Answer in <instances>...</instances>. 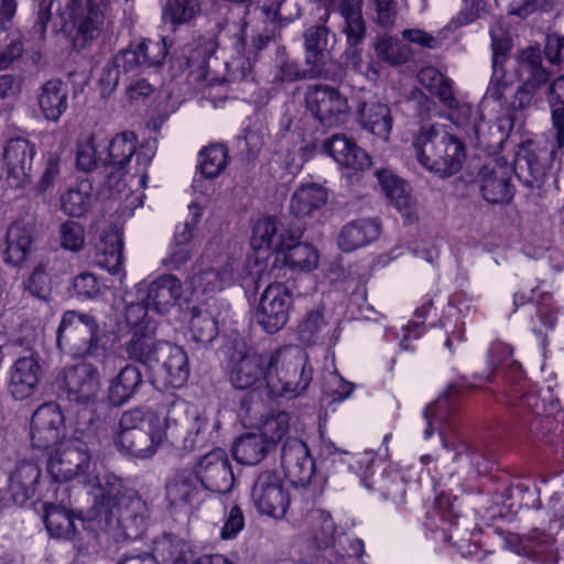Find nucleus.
<instances>
[{
  "label": "nucleus",
  "mask_w": 564,
  "mask_h": 564,
  "mask_svg": "<svg viewBox=\"0 0 564 564\" xmlns=\"http://www.w3.org/2000/svg\"><path fill=\"white\" fill-rule=\"evenodd\" d=\"M263 268L258 257L250 256L241 262L227 242L212 239L204 249L191 283L195 291L202 293L219 292L236 282L259 278Z\"/></svg>",
  "instance_id": "1"
},
{
  "label": "nucleus",
  "mask_w": 564,
  "mask_h": 564,
  "mask_svg": "<svg viewBox=\"0 0 564 564\" xmlns=\"http://www.w3.org/2000/svg\"><path fill=\"white\" fill-rule=\"evenodd\" d=\"M417 162L440 177L460 171L466 158L464 143L444 124H424L413 140Z\"/></svg>",
  "instance_id": "2"
},
{
  "label": "nucleus",
  "mask_w": 564,
  "mask_h": 564,
  "mask_svg": "<svg viewBox=\"0 0 564 564\" xmlns=\"http://www.w3.org/2000/svg\"><path fill=\"white\" fill-rule=\"evenodd\" d=\"M183 406V401L175 395L166 399V415H150L148 427L129 433H117L115 444L127 456L147 459L155 455L164 444L176 445L182 438L181 422L174 415L177 408Z\"/></svg>",
  "instance_id": "3"
},
{
  "label": "nucleus",
  "mask_w": 564,
  "mask_h": 564,
  "mask_svg": "<svg viewBox=\"0 0 564 564\" xmlns=\"http://www.w3.org/2000/svg\"><path fill=\"white\" fill-rule=\"evenodd\" d=\"M267 390L270 397L294 398L312 380L306 355L295 346H282L265 352Z\"/></svg>",
  "instance_id": "4"
},
{
  "label": "nucleus",
  "mask_w": 564,
  "mask_h": 564,
  "mask_svg": "<svg viewBox=\"0 0 564 564\" xmlns=\"http://www.w3.org/2000/svg\"><path fill=\"white\" fill-rule=\"evenodd\" d=\"M99 324L95 316L77 311H66L57 329L56 344L61 351L73 358H97L106 350L99 344Z\"/></svg>",
  "instance_id": "5"
},
{
  "label": "nucleus",
  "mask_w": 564,
  "mask_h": 564,
  "mask_svg": "<svg viewBox=\"0 0 564 564\" xmlns=\"http://www.w3.org/2000/svg\"><path fill=\"white\" fill-rule=\"evenodd\" d=\"M250 500L257 512L275 520L286 516L290 508V494L283 479L275 470L258 473L250 489Z\"/></svg>",
  "instance_id": "6"
},
{
  "label": "nucleus",
  "mask_w": 564,
  "mask_h": 564,
  "mask_svg": "<svg viewBox=\"0 0 564 564\" xmlns=\"http://www.w3.org/2000/svg\"><path fill=\"white\" fill-rule=\"evenodd\" d=\"M57 394L72 403L87 405L100 388L98 369L86 359L66 367L55 382Z\"/></svg>",
  "instance_id": "7"
},
{
  "label": "nucleus",
  "mask_w": 564,
  "mask_h": 564,
  "mask_svg": "<svg viewBox=\"0 0 564 564\" xmlns=\"http://www.w3.org/2000/svg\"><path fill=\"white\" fill-rule=\"evenodd\" d=\"M307 111L326 128L339 127L348 121V98L338 88L328 85H311L305 91Z\"/></svg>",
  "instance_id": "8"
},
{
  "label": "nucleus",
  "mask_w": 564,
  "mask_h": 564,
  "mask_svg": "<svg viewBox=\"0 0 564 564\" xmlns=\"http://www.w3.org/2000/svg\"><path fill=\"white\" fill-rule=\"evenodd\" d=\"M36 338V333L32 330L25 337L17 339V344L25 347L29 355L14 360L9 370L8 391L15 400L30 398L39 386L42 366L40 355L33 350Z\"/></svg>",
  "instance_id": "9"
},
{
  "label": "nucleus",
  "mask_w": 564,
  "mask_h": 564,
  "mask_svg": "<svg viewBox=\"0 0 564 564\" xmlns=\"http://www.w3.org/2000/svg\"><path fill=\"white\" fill-rule=\"evenodd\" d=\"M80 7L74 17H66V6L61 12L63 29L74 28V46L78 50L85 48L96 40L104 30L105 23H110V11L108 0H88L86 6Z\"/></svg>",
  "instance_id": "10"
},
{
  "label": "nucleus",
  "mask_w": 564,
  "mask_h": 564,
  "mask_svg": "<svg viewBox=\"0 0 564 564\" xmlns=\"http://www.w3.org/2000/svg\"><path fill=\"white\" fill-rule=\"evenodd\" d=\"M135 156L137 173H140V182L144 185L148 178V167L151 165L155 151L150 144H140L133 131L117 133L108 144V155L104 162L118 172H122Z\"/></svg>",
  "instance_id": "11"
},
{
  "label": "nucleus",
  "mask_w": 564,
  "mask_h": 564,
  "mask_svg": "<svg viewBox=\"0 0 564 564\" xmlns=\"http://www.w3.org/2000/svg\"><path fill=\"white\" fill-rule=\"evenodd\" d=\"M293 307V296L281 282L269 284L260 296L256 318L268 334H275L288 323Z\"/></svg>",
  "instance_id": "12"
},
{
  "label": "nucleus",
  "mask_w": 564,
  "mask_h": 564,
  "mask_svg": "<svg viewBox=\"0 0 564 564\" xmlns=\"http://www.w3.org/2000/svg\"><path fill=\"white\" fill-rule=\"evenodd\" d=\"M204 491L227 494L235 484L232 465L223 448H214L202 455L192 468Z\"/></svg>",
  "instance_id": "13"
},
{
  "label": "nucleus",
  "mask_w": 564,
  "mask_h": 564,
  "mask_svg": "<svg viewBox=\"0 0 564 564\" xmlns=\"http://www.w3.org/2000/svg\"><path fill=\"white\" fill-rule=\"evenodd\" d=\"M90 455L85 446L77 442L62 444L47 460V471L56 482L78 479L87 485L90 477L86 475Z\"/></svg>",
  "instance_id": "14"
},
{
  "label": "nucleus",
  "mask_w": 564,
  "mask_h": 564,
  "mask_svg": "<svg viewBox=\"0 0 564 564\" xmlns=\"http://www.w3.org/2000/svg\"><path fill=\"white\" fill-rule=\"evenodd\" d=\"M167 55L165 39L158 41L143 39L137 44H130L115 56L117 67L122 72H138L151 67H161Z\"/></svg>",
  "instance_id": "15"
},
{
  "label": "nucleus",
  "mask_w": 564,
  "mask_h": 564,
  "mask_svg": "<svg viewBox=\"0 0 564 564\" xmlns=\"http://www.w3.org/2000/svg\"><path fill=\"white\" fill-rule=\"evenodd\" d=\"M281 466L285 476L295 486L307 485L315 471V463L307 445L296 437H289L283 443Z\"/></svg>",
  "instance_id": "16"
},
{
  "label": "nucleus",
  "mask_w": 564,
  "mask_h": 564,
  "mask_svg": "<svg viewBox=\"0 0 564 564\" xmlns=\"http://www.w3.org/2000/svg\"><path fill=\"white\" fill-rule=\"evenodd\" d=\"M165 499L171 508H193L204 500V489L192 468L176 469L165 484Z\"/></svg>",
  "instance_id": "17"
},
{
  "label": "nucleus",
  "mask_w": 564,
  "mask_h": 564,
  "mask_svg": "<svg viewBox=\"0 0 564 564\" xmlns=\"http://www.w3.org/2000/svg\"><path fill=\"white\" fill-rule=\"evenodd\" d=\"M302 231L293 229L290 225L274 217H264L253 226L251 246L256 250L270 249L275 252V257L285 248L286 242L301 238Z\"/></svg>",
  "instance_id": "18"
},
{
  "label": "nucleus",
  "mask_w": 564,
  "mask_h": 564,
  "mask_svg": "<svg viewBox=\"0 0 564 564\" xmlns=\"http://www.w3.org/2000/svg\"><path fill=\"white\" fill-rule=\"evenodd\" d=\"M160 367L159 376L165 387L181 388L189 376L188 358L184 349L167 341H160L153 364Z\"/></svg>",
  "instance_id": "19"
},
{
  "label": "nucleus",
  "mask_w": 564,
  "mask_h": 564,
  "mask_svg": "<svg viewBox=\"0 0 564 564\" xmlns=\"http://www.w3.org/2000/svg\"><path fill=\"white\" fill-rule=\"evenodd\" d=\"M229 381L237 390L267 389L265 352H247L232 361Z\"/></svg>",
  "instance_id": "20"
},
{
  "label": "nucleus",
  "mask_w": 564,
  "mask_h": 564,
  "mask_svg": "<svg viewBox=\"0 0 564 564\" xmlns=\"http://www.w3.org/2000/svg\"><path fill=\"white\" fill-rule=\"evenodd\" d=\"M322 149L341 167L365 171L371 165L368 153L358 147L354 139L344 133H335L325 139Z\"/></svg>",
  "instance_id": "21"
},
{
  "label": "nucleus",
  "mask_w": 564,
  "mask_h": 564,
  "mask_svg": "<svg viewBox=\"0 0 564 564\" xmlns=\"http://www.w3.org/2000/svg\"><path fill=\"white\" fill-rule=\"evenodd\" d=\"M550 133L551 140H527L520 144L518 158L525 161L531 174L552 167L563 155L564 144L558 145L556 130L553 128Z\"/></svg>",
  "instance_id": "22"
},
{
  "label": "nucleus",
  "mask_w": 564,
  "mask_h": 564,
  "mask_svg": "<svg viewBox=\"0 0 564 564\" xmlns=\"http://www.w3.org/2000/svg\"><path fill=\"white\" fill-rule=\"evenodd\" d=\"M35 152V145L24 138H13L8 141L3 161L13 186H23L28 182Z\"/></svg>",
  "instance_id": "23"
},
{
  "label": "nucleus",
  "mask_w": 564,
  "mask_h": 564,
  "mask_svg": "<svg viewBox=\"0 0 564 564\" xmlns=\"http://www.w3.org/2000/svg\"><path fill=\"white\" fill-rule=\"evenodd\" d=\"M479 175L480 191L488 203L503 204L512 198L511 171L507 165H485Z\"/></svg>",
  "instance_id": "24"
},
{
  "label": "nucleus",
  "mask_w": 564,
  "mask_h": 564,
  "mask_svg": "<svg viewBox=\"0 0 564 564\" xmlns=\"http://www.w3.org/2000/svg\"><path fill=\"white\" fill-rule=\"evenodd\" d=\"M35 241L33 229L30 226L14 223L6 235L2 260L12 267L22 265L33 250Z\"/></svg>",
  "instance_id": "25"
},
{
  "label": "nucleus",
  "mask_w": 564,
  "mask_h": 564,
  "mask_svg": "<svg viewBox=\"0 0 564 564\" xmlns=\"http://www.w3.org/2000/svg\"><path fill=\"white\" fill-rule=\"evenodd\" d=\"M182 294L181 280L172 274H163L149 284L145 303L148 308L165 314L177 303Z\"/></svg>",
  "instance_id": "26"
},
{
  "label": "nucleus",
  "mask_w": 564,
  "mask_h": 564,
  "mask_svg": "<svg viewBox=\"0 0 564 564\" xmlns=\"http://www.w3.org/2000/svg\"><path fill=\"white\" fill-rule=\"evenodd\" d=\"M85 487L87 492L93 496L95 505L100 506L107 512H113V508L126 494L133 491V489L127 488L123 480L113 473H107L102 481L90 477Z\"/></svg>",
  "instance_id": "27"
},
{
  "label": "nucleus",
  "mask_w": 564,
  "mask_h": 564,
  "mask_svg": "<svg viewBox=\"0 0 564 564\" xmlns=\"http://www.w3.org/2000/svg\"><path fill=\"white\" fill-rule=\"evenodd\" d=\"M381 232L377 218H360L346 224L338 236V246L345 252L354 251L375 241Z\"/></svg>",
  "instance_id": "28"
},
{
  "label": "nucleus",
  "mask_w": 564,
  "mask_h": 564,
  "mask_svg": "<svg viewBox=\"0 0 564 564\" xmlns=\"http://www.w3.org/2000/svg\"><path fill=\"white\" fill-rule=\"evenodd\" d=\"M41 478V469L34 462L20 460L9 478V489L17 505L23 506L33 498Z\"/></svg>",
  "instance_id": "29"
},
{
  "label": "nucleus",
  "mask_w": 564,
  "mask_h": 564,
  "mask_svg": "<svg viewBox=\"0 0 564 564\" xmlns=\"http://www.w3.org/2000/svg\"><path fill=\"white\" fill-rule=\"evenodd\" d=\"M37 105L45 119L58 121L68 108L67 85L61 79L45 82L37 90Z\"/></svg>",
  "instance_id": "30"
},
{
  "label": "nucleus",
  "mask_w": 564,
  "mask_h": 564,
  "mask_svg": "<svg viewBox=\"0 0 564 564\" xmlns=\"http://www.w3.org/2000/svg\"><path fill=\"white\" fill-rule=\"evenodd\" d=\"M453 85V80L446 77L430 93L436 96L444 107L458 109L459 116L464 117V119H457V123L464 127H470L477 134L484 116L478 107L469 104L459 105L454 95Z\"/></svg>",
  "instance_id": "31"
},
{
  "label": "nucleus",
  "mask_w": 564,
  "mask_h": 564,
  "mask_svg": "<svg viewBox=\"0 0 564 564\" xmlns=\"http://www.w3.org/2000/svg\"><path fill=\"white\" fill-rule=\"evenodd\" d=\"M123 235L117 228H110L101 237L96 253V262L110 274L124 275L123 270Z\"/></svg>",
  "instance_id": "32"
},
{
  "label": "nucleus",
  "mask_w": 564,
  "mask_h": 564,
  "mask_svg": "<svg viewBox=\"0 0 564 564\" xmlns=\"http://www.w3.org/2000/svg\"><path fill=\"white\" fill-rule=\"evenodd\" d=\"M68 506H70L69 497L61 498L59 505L44 503V523L51 536L72 540L76 535V527L67 509Z\"/></svg>",
  "instance_id": "33"
},
{
  "label": "nucleus",
  "mask_w": 564,
  "mask_h": 564,
  "mask_svg": "<svg viewBox=\"0 0 564 564\" xmlns=\"http://www.w3.org/2000/svg\"><path fill=\"white\" fill-rule=\"evenodd\" d=\"M329 19V12L318 17V24L307 28L304 32V45L306 48V63L312 66L311 70L315 74L322 70V61L324 52L327 48L329 29L325 25Z\"/></svg>",
  "instance_id": "34"
},
{
  "label": "nucleus",
  "mask_w": 564,
  "mask_h": 564,
  "mask_svg": "<svg viewBox=\"0 0 564 564\" xmlns=\"http://www.w3.org/2000/svg\"><path fill=\"white\" fill-rule=\"evenodd\" d=\"M327 199L328 193L322 185L302 184L291 196L290 210L297 218L311 216L325 206Z\"/></svg>",
  "instance_id": "35"
},
{
  "label": "nucleus",
  "mask_w": 564,
  "mask_h": 564,
  "mask_svg": "<svg viewBox=\"0 0 564 564\" xmlns=\"http://www.w3.org/2000/svg\"><path fill=\"white\" fill-rule=\"evenodd\" d=\"M143 377L139 367L127 365L111 380L108 397L112 404L121 405L128 402L142 387Z\"/></svg>",
  "instance_id": "36"
},
{
  "label": "nucleus",
  "mask_w": 564,
  "mask_h": 564,
  "mask_svg": "<svg viewBox=\"0 0 564 564\" xmlns=\"http://www.w3.org/2000/svg\"><path fill=\"white\" fill-rule=\"evenodd\" d=\"M111 517H116L123 529L134 527L142 530L149 517V508L147 502L133 490L126 496L113 508V512H109Z\"/></svg>",
  "instance_id": "37"
},
{
  "label": "nucleus",
  "mask_w": 564,
  "mask_h": 564,
  "mask_svg": "<svg viewBox=\"0 0 564 564\" xmlns=\"http://www.w3.org/2000/svg\"><path fill=\"white\" fill-rule=\"evenodd\" d=\"M358 121L364 130L388 140L393 120L390 108L380 102L364 104L358 110Z\"/></svg>",
  "instance_id": "38"
},
{
  "label": "nucleus",
  "mask_w": 564,
  "mask_h": 564,
  "mask_svg": "<svg viewBox=\"0 0 564 564\" xmlns=\"http://www.w3.org/2000/svg\"><path fill=\"white\" fill-rule=\"evenodd\" d=\"M301 238L286 242L285 248L276 256V261H283L292 271H312L317 267L318 254L315 248L305 242H300Z\"/></svg>",
  "instance_id": "39"
},
{
  "label": "nucleus",
  "mask_w": 564,
  "mask_h": 564,
  "mask_svg": "<svg viewBox=\"0 0 564 564\" xmlns=\"http://www.w3.org/2000/svg\"><path fill=\"white\" fill-rule=\"evenodd\" d=\"M372 465H367V471L361 476V481L368 489H373L381 494L383 499L401 503L405 500V482L399 471L386 469L378 479L369 481L368 471Z\"/></svg>",
  "instance_id": "40"
},
{
  "label": "nucleus",
  "mask_w": 564,
  "mask_h": 564,
  "mask_svg": "<svg viewBox=\"0 0 564 564\" xmlns=\"http://www.w3.org/2000/svg\"><path fill=\"white\" fill-rule=\"evenodd\" d=\"M516 75L520 82L546 85L550 72L542 65V54L538 47L522 50L517 56Z\"/></svg>",
  "instance_id": "41"
},
{
  "label": "nucleus",
  "mask_w": 564,
  "mask_h": 564,
  "mask_svg": "<svg viewBox=\"0 0 564 564\" xmlns=\"http://www.w3.org/2000/svg\"><path fill=\"white\" fill-rule=\"evenodd\" d=\"M270 448V443L260 433H246L236 441L232 453L240 464L256 465L267 456Z\"/></svg>",
  "instance_id": "42"
},
{
  "label": "nucleus",
  "mask_w": 564,
  "mask_h": 564,
  "mask_svg": "<svg viewBox=\"0 0 564 564\" xmlns=\"http://www.w3.org/2000/svg\"><path fill=\"white\" fill-rule=\"evenodd\" d=\"M93 203L91 185L88 182L78 183L61 196V208L69 217L85 216L93 207Z\"/></svg>",
  "instance_id": "43"
},
{
  "label": "nucleus",
  "mask_w": 564,
  "mask_h": 564,
  "mask_svg": "<svg viewBox=\"0 0 564 564\" xmlns=\"http://www.w3.org/2000/svg\"><path fill=\"white\" fill-rule=\"evenodd\" d=\"M475 382H468L465 379H462L458 382L449 384L444 397L438 399L435 405H429L424 411V419L426 420V427L424 430V438L429 440L434 434L432 419L437 414V412L447 408L454 400L462 397L466 390L476 389L481 386L484 378L476 377Z\"/></svg>",
  "instance_id": "44"
},
{
  "label": "nucleus",
  "mask_w": 564,
  "mask_h": 564,
  "mask_svg": "<svg viewBox=\"0 0 564 564\" xmlns=\"http://www.w3.org/2000/svg\"><path fill=\"white\" fill-rule=\"evenodd\" d=\"M189 332L193 340L207 345L218 334L217 322L208 311L194 306L191 308Z\"/></svg>",
  "instance_id": "45"
},
{
  "label": "nucleus",
  "mask_w": 564,
  "mask_h": 564,
  "mask_svg": "<svg viewBox=\"0 0 564 564\" xmlns=\"http://www.w3.org/2000/svg\"><path fill=\"white\" fill-rule=\"evenodd\" d=\"M159 344L148 333L134 330L127 345V352L131 359L153 366L158 356Z\"/></svg>",
  "instance_id": "46"
},
{
  "label": "nucleus",
  "mask_w": 564,
  "mask_h": 564,
  "mask_svg": "<svg viewBox=\"0 0 564 564\" xmlns=\"http://www.w3.org/2000/svg\"><path fill=\"white\" fill-rule=\"evenodd\" d=\"M340 13L345 20L343 32L350 46L358 45L366 35V25L361 10L350 2H343Z\"/></svg>",
  "instance_id": "47"
},
{
  "label": "nucleus",
  "mask_w": 564,
  "mask_h": 564,
  "mask_svg": "<svg viewBox=\"0 0 564 564\" xmlns=\"http://www.w3.org/2000/svg\"><path fill=\"white\" fill-rule=\"evenodd\" d=\"M198 161L200 172L205 177H217L227 166V148L221 144L207 147L199 152Z\"/></svg>",
  "instance_id": "48"
},
{
  "label": "nucleus",
  "mask_w": 564,
  "mask_h": 564,
  "mask_svg": "<svg viewBox=\"0 0 564 564\" xmlns=\"http://www.w3.org/2000/svg\"><path fill=\"white\" fill-rule=\"evenodd\" d=\"M550 105L552 108V126L556 130L558 145L564 144V75L558 76L550 85Z\"/></svg>",
  "instance_id": "49"
},
{
  "label": "nucleus",
  "mask_w": 564,
  "mask_h": 564,
  "mask_svg": "<svg viewBox=\"0 0 564 564\" xmlns=\"http://www.w3.org/2000/svg\"><path fill=\"white\" fill-rule=\"evenodd\" d=\"M376 52L380 59L391 65L408 62L411 51L406 44L397 37L381 36L376 43Z\"/></svg>",
  "instance_id": "50"
},
{
  "label": "nucleus",
  "mask_w": 564,
  "mask_h": 564,
  "mask_svg": "<svg viewBox=\"0 0 564 564\" xmlns=\"http://www.w3.org/2000/svg\"><path fill=\"white\" fill-rule=\"evenodd\" d=\"M198 12V0H167L163 10V19L177 25L191 21Z\"/></svg>",
  "instance_id": "51"
},
{
  "label": "nucleus",
  "mask_w": 564,
  "mask_h": 564,
  "mask_svg": "<svg viewBox=\"0 0 564 564\" xmlns=\"http://www.w3.org/2000/svg\"><path fill=\"white\" fill-rule=\"evenodd\" d=\"M326 326L324 310L321 307L312 310L297 326L300 339L306 345L314 344Z\"/></svg>",
  "instance_id": "52"
},
{
  "label": "nucleus",
  "mask_w": 564,
  "mask_h": 564,
  "mask_svg": "<svg viewBox=\"0 0 564 564\" xmlns=\"http://www.w3.org/2000/svg\"><path fill=\"white\" fill-rule=\"evenodd\" d=\"M31 423L64 434V415L54 402L39 406L32 415Z\"/></svg>",
  "instance_id": "53"
},
{
  "label": "nucleus",
  "mask_w": 564,
  "mask_h": 564,
  "mask_svg": "<svg viewBox=\"0 0 564 564\" xmlns=\"http://www.w3.org/2000/svg\"><path fill=\"white\" fill-rule=\"evenodd\" d=\"M290 416L286 412H278L269 415L262 423L260 434L267 438L272 447L289 432Z\"/></svg>",
  "instance_id": "54"
},
{
  "label": "nucleus",
  "mask_w": 564,
  "mask_h": 564,
  "mask_svg": "<svg viewBox=\"0 0 564 564\" xmlns=\"http://www.w3.org/2000/svg\"><path fill=\"white\" fill-rule=\"evenodd\" d=\"M59 245L73 252L80 251L85 246V228L79 223L65 220L58 229Z\"/></svg>",
  "instance_id": "55"
},
{
  "label": "nucleus",
  "mask_w": 564,
  "mask_h": 564,
  "mask_svg": "<svg viewBox=\"0 0 564 564\" xmlns=\"http://www.w3.org/2000/svg\"><path fill=\"white\" fill-rule=\"evenodd\" d=\"M104 162L98 155L94 135H89L86 140L77 143L76 167L78 170L89 173L96 170L100 163L104 165Z\"/></svg>",
  "instance_id": "56"
},
{
  "label": "nucleus",
  "mask_w": 564,
  "mask_h": 564,
  "mask_svg": "<svg viewBox=\"0 0 564 564\" xmlns=\"http://www.w3.org/2000/svg\"><path fill=\"white\" fill-rule=\"evenodd\" d=\"M24 290L32 296L46 300L51 293V280L44 265H36L23 282Z\"/></svg>",
  "instance_id": "57"
},
{
  "label": "nucleus",
  "mask_w": 564,
  "mask_h": 564,
  "mask_svg": "<svg viewBox=\"0 0 564 564\" xmlns=\"http://www.w3.org/2000/svg\"><path fill=\"white\" fill-rule=\"evenodd\" d=\"M0 36V70L9 68L24 52V45L20 37H13L3 32Z\"/></svg>",
  "instance_id": "58"
},
{
  "label": "nucleus",
  "mask_w": 564,
  "mask_h": 564,
  "mask_svg": "<svg viewBox=\"0 0 564 564\" xmlns=\"http://www.w3.org/2000/svg\"><path fill=\"white\" fill-rule=\"evenodd\" d=\"M101 283L93 273H80L73 281L74 293L83 300L95 299L101 294Z\"/></svg>",
  "instance_id": "59"
},
{
  "label": "nucleus",
  "mask_w": 564,
  "mask_h": 564,
  "mask_svg": "<svg viewBox=\"0 0 564 564\" xmlns=\"http://www.w3.org/2000/svg\"><path fill=\"white\" fill-rule=\"evenodd\" d=\"M150 415H156L150 411H143L134 408L123 412L119 420V430L117 433H129L148 427V419Z\"/></svg>",
  "instance_id": "60"
},
{
  "label": "nucleus",
  "mask_w": 564,
  "mask_h": 564,
  "mask_svg": "<svg viewBox=\"0 0 564 564\" xmlns=\"http://www.w3.org/2000/svg\"><path fill=\"white\" fill-rule=\"evenodd\" d=\"M511 83L506 79L503 66H492V76L486 90V98L494 101H501Z\"/></svg>",
  "instance_id": "61"
},
{
  "label": "nucleus",
  "mask_w": 564,
  "mask_h": 564,
  "mask_svg": "<svg viewBox=\"0 0 564 564\" xmlns=\"http://www.w3.org/2000/svg\"><path fill=\"white\" fill-rule=\"evenodd\" d=\"M63 437L64 434H59V432L31 423V443L35 448L42 451L50 449L51 447L58 445Z\"/></svg>",
  "instance_id": "62"
},
{
  "label": "nucleus",
  "mask_w": 564,
  "mask_h": 564,
  "mask_svg": "<svg viewBox=\"0 0 564 564\" xmlns=\"http://www.w3.org/2000/svg\"><path fill=\"white\" fill-rule=\"evenodd\" d=\"M245 528V516L241 508L235 505L230 508L224 527L220 531V538L223 540L235 539L241 530Z\"/></svg>",
  "instance_id": "63"
},
{
  "label": "nucleus",
  "mask_w": 564,
  "mask_h": 564,
  "mask_svg": "<svg viewBox=\"0 0 564 564\" xmlns=\"http://www.w3.org/2000/svg\"><path fill=\"white\" fill-rule=\"evenodd\" d=\"M61 158L56 153H47L45 155V166L39 181V189L47 191L59 175Z\"/></svg>",
  "instance_id": "64"
}]
</instances>
